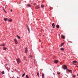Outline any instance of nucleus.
<instances>
[{
  "label": "nucleus",
  "instance_id": "nucleus-6",
  "mask_svg": "<svg viewBox=\"0 0 78 78\" xmlns=\"http://www.w3.org/2000/svg\"><path fill=\"white\" fill-rule=\"evenodd\" d=\"M54 62L55 64H57L58 62V60H55L54 61Z\"/></svg>",
  "mask_w": 78,
  "mask_h": 78
},
{
  "label": "nucleus",
  "instance_id": "nucleus-10",
  "mask_svg": "<svg viewBox=\"0 0 78 78\" xmlns=\"http://www.w3.org/2000/svg\"><path fill=\"white\" fill-rule=\"evenodd\" d=\"M61 37L63 39H65V37H64V36L63 35H62Z\"/></svg>",
  "mask_w": 78,
  "mask_h": 78
},
{
  "label": "nucleus",
  "instance_id": "nucleus-35",
  "mask_svg": "<svg viewBox=\"0 0 78 78\" xmlns=\"http://www.w3.org/2000/svg\"><path fill=\"white\" fill-rule=\"evenodd\" d=\"M20 3H21L20 2H19L20 4Z\"/></svg>",
  "mask_w": 78,
  "mask_h": 78
},
{
  "label": "nucleus",
  "instance_id": "nucleus-18",
  "mask_svg": "<svg viewBox=\"0 0 78 78\" xmlns=\"http://www.w3.org/2000/svg\"><path fill=\"white\" fill-rule=\"evenodd\" d=\"M27 29L29 32H30V29L29 28H28V27H27Z\"/></svg>",
  "mask_w": 78,
  "mask_h": 78
},
{
  "label": "nucleus",
  "instance_id": "nucleus-20",
  "mask_svg": "<svg viewBox=\"0 0 78 78\" xmlns=\"http://www.w3.org/2000/svg\"><path fill=\"white\" fill-rule=\"evenodd\" d=\"M25 73H24L23 74L22 77H23V76H25Z\"/></svg>",
  "mask_w": 78,
  "mask_h": 78
},
{
  "label": "nucleus",
  "instance_id": "nucleus-31",
  "mask_svg": "<svg viewBox=\"0 0 78 78\" xmlns=\"http://www.w3.org/2000/svg\"><path fill=\"white\" fill-rule=\"evenodd\" d=\"M3 10L4 11V12H5V9H3Z\"/></svg>",
  "mask_w": 78,
  "mask_h": 78
},
{
  "label": "nucleus",
  "instance_id": "nucleus-12",
  "mask_svg": "<svg viewBox=\"0 0 78 78\" xmlns=\"http://www.w3.org/2000/svg\"><path fill=\"white\" fill-rule=\"evenodd\" d=\"M4 20L5 21H6V20H8V18H5L4 19Z\"/></svg>",
  "mask_w": 78,
  "mask_h": 78
},
{
  "label": "nucleus",
  "instance_id": "nucleus-4",
  "mask_svg": "<svg viewBox=\"0 0 78 78\" xmlns=\"http://www.w3.org/2000/svg\"><path fill=\"white\" fill-rule=\"evenodd\" d=\"M27 51H28V48H25V53H27Z\"/></svg>",
  "mask_w": 78,
  "mask_h": 78
},
{
  "label": "nucleus",
  "instance_id": "nucleus-22",
  "mask_svg": "<svg viewBox=\"0 0 78 78\" xmlns=\"http://www.w3.org/2000/svg\"><path fill=\"white\" fill-rule=\"evenodd\" d=\"M26 78H29V77H28V75H26Z\"/></svg>",
  "mask_w": 78,
  "mask_h": 78
},
{
  "label": "nucleus",
  "instance_id": "nucleus-13",
  "mask_svg": "<svg viewBox=\"0 0 78 78\" xmlns=\"http://www.w3.org/2000/svg\"><path fill=\"white\" fill-rule=\"evenodd\" d=\"M67 70H68L70 73H72V71L71 70H69L68 69H67Z\"/></svg>",
  "mask_w": 78,
  "mask_h": 78
},
{
  "label": "nucleus",
  "instance_id": "nucleus-36",
  "mask_svg": "<svg viewBox=\"0 0 78 78\" xmlns=\"http://www.w3.org/2000/svg\"><path fill=\"white\" fill-rule=\"evenodd\" d=\"M77 76H78V75H77Z\"/></svg>",
  "mask_w": 78,
  "mask_h": 78
},
{
  "label": "nucleus",
  "instance_id": "nucleus-27",
  "mask_svg": "<svg viewBox=\"0 0 78 78\" xmlns=\"http://www.w3.org/2000/svg\"><path fill=\"white\" fill-rule=\"evenodd\" d=\"M60 73H57V74L58 75H59V74H60Z\"/></svg>",
  "mask_w": 78,
  "mask_h": 78
},
{
  "label": "nucleus",
  "instance_id": "nucleus-5",
  "mask_svg": "<svg viewBox=\"0 0 78 78\" xmlns=\"http://www.w3.org/2000/svg\"><path fill=\"white\" fill-rule=\"evenodd\" d=\"M36 9H39L40 8V7H39V6L37 5L35 7Z\"/></svg>",
  "mask_w": 78,
  "mask_h": 78
},
{
  "label": "nucleus",
  "instance_id": "nucleus-3",
  "mask_svg": "<svg viewBox=\"0 0 78 78\" xmlns=\"http://www.w3.org/2000/svg\"><path fill=\"white\" fill-rule=\"evenodd\" d=\"M17 63H20V59L18 58V59L16 60Z\"/></svg>",
  "mask_w": 78,
  "mask_h": 78
},
{
  "label": "nucleus",
  "instance_id": "nucleus-32",
  "mask_svg": "<svg viewBox=\"0 0 78 78\" xmlns=\"http://www.w3.org/2000/svg\"><path fill=\"white\" fill-rule=\"evenodd\" d=\"M11 12H12V10H11Z\"/></svg>",
  "mask_w": 78,
  "mask_h": 78
},
{
  "label": "nucleus",
  "instance_id": "nucleus-17",
  "mask_svg": "<svg viewBox=\"0 0 78 78\" xmlns=\"http://www.w3.org/2000/svg\"><path fill=\"white\" fill-rule=\"evenodd\" d=\"M17 37L18 38V39H20V37H19L18 36H17Z\"/></svg>",
  "mask_w": 78,
  "mask_h": 78
},
{
  "label": "nucleus",
  "instance_id": "nucleus-7",
  "mask_svg": "<svg viewBox=\"0 0 78 78\" xmlns=\"http://www.w3.org/2000/svg\"><path fill=\"white\" fill-rule=\"evenodd\" d=\"M8 20L9 22H11L12 21V20L11 19H10Z\"/></svg>",
  "mask_w": 78,
  "mask_h": 78
},
{
  "label": "nucleus",
  "instance_id": "nucleus-11",
  "mask_svg": "<svg viewBox=\"0 0 78 78\" xmlns=\"http://www.w3.org/2000/svg\"><path fill=\"white\" fill-rule=\"evenodd\" d=\"M27 7H31V5L30 4L27 5Z\"/></svg>",
  "mask_w": 78,
  "mask_h": 78
},
{
  "label": "nucleus",
  "instance_id": "nucleus-25",
  "mask_svg": "<svg viewBox=\"0 0 78 78\" xmlns=\"http://www.w3.org/2000/svg\"><path fill=\"white\" fill-rule=\"evenodd\" d=\"M2 74H4V73H5V72L4 71H2Z\"/></svg>",
  "mask_w": 78,
  "mask_h": 78
},
{
  "label": "nucleus",
  "instance_id": "nucleus-15",
  "mask_svg": "<svg viewBox=\"0 0 78 78\" xmlns=\"http://www.w3.org/2000/svg\"><path fill=\"white\" fill-rule=\"evenodd\" d=\"M44 76H45V75L44 74V73H43L42 75V78H44Z\"/></svg>",
  "mask_w": 78,
  "mask_h": 78
},
{
  "label": "nucleus",
  "instance_id": "nucleus-26",
  "mask_svg": "<svg viewBox=\"0 0 78 78\" xmlns=\"http://www.w3.org/2000/svg\"><path fill=\"white\" fill-rule=\"evenodd\" d=\"M64 44V43H62L61 46H62Z\"/></svg>",
  "mask_w": 78,
  "mask_h": 78
},
{
  "label": "nucleus",
  "instance_id": "nucleus-28",
  "mask_svg": "<svg viewBox=\"0 0 78 78\" xmlns=\"http://www.w3.org/2000/svg\"><path fill=\"white\" fill-rule=\"evenodd\" d=\"M75 76H75V75H74L73 77V78H75Z\"/></svg>",
  "mask_w": 78,
  "mask_h": 78
},
{
  "label": "nucleus",
  "instance_id": "nucleus-23",
  "mask_svg": "<svg viewBox=\"0 0 78 78\" xmlns=\"http://www.w3.org/2000/svg\"><path fill=\"white\" fill-rule=\"evenodd\" d=\"M41 8H44V6L43 5H41Z\"/></svg>",
  "mask_w": 78,
  "mask_h": 78
},
{
  "label": "nucleus",
  "instance_id": "nucleus-16",
  "mask_svg": "<svg viewBox=\"0 0 78 78\" xmlns=\"http://www.w3.org/2000/svg\"><path fill=\"white\" fill-rule=\"evenodd\" d=\"M6 48L5 47L3 48V50H6Z\"/></svg>",
  "mask_w": 78,
  "mask_h": 78
},
{
  "label": "nucleus",
  "instance_id": "nucleus-30",
  "mask_svg": "<svg viewBox=\"0 0 78 78\" xmlns=\"http://www.w3.org/2000/svg\"><path fill=\"white\" fill-rule=\"evenodd\" d=\"M24 58L25 59V60H26V58H25V57H24Z\"/></svg>",
  "mask_w": 78,
  "mask_h": 78
},
{
  "label": "nucleus",
  "instance_id": "nucleus-33",
  "mask_svg": "<svg viewBox=\"0 0 78 78\" xmlns=\"http://www.w3.org/2000/svg\"><path fill=\"white\" fill-rule=\"evenodd\" d=\"M2 46H5V45H4V44L2 45Z\"/></svg>",
  "mask_w": 78,
  "mask_h": 78
},
{
  "label": "nucleus",
  "instance_id": "nucleus-14",
  "mask_svg": "<svg viewBox=\"0 0 78 78\" xmlns=\"http://www.w3.org/2000/svg\"><path fill=\"white\" fill-rule=\"evenodd\" d=\"M56 27L57 28H59V25H57Z\"/></svg>",
  "mask_w": 78,
  "mask_h": 78
},
{
  "label": "nucleus",
  "instance_id": "nucleus-21",
  "mask_svg": "<svg viewBox=\"0 0 78 78\" xmlns=\"http://www.w3.org/2000/svg\"><path fill=\"white\" fill-rule=\"evenodd\" d=\"M30 57H31V58H33V57L31 55H29Z\"/></svg>",
  "mask_w": 78,
  "mask_h": 78
},
{
  "label": "nucleus",
  "instance_id": "nucleus-34",
  "mask_svg": "<svg viewBox=\"0 0 78 78\" xmlns=\"http://www.w3.org/2000/svg\"><path fill=\"white\" fill-rule=\"evenodd\" d=\"M1 46H3V45H1Z\"/></svg>",
  "mask_w": 78,
  "mask_h": 78
},
{
  "label": "nucleus",
  "instance_id": "nucleus-9",
  "mask_svg": "<svg viewBox=\"0 0 78 78\" xmlns=\"http://www.w3.org/2000/svg\"><path fill=\"white\" fill-rule=\"evenodd\" d=\"M52 26L53 27L55 28V24L54 23H53L52 24Z\"/></svg>",
  "mask_w": 78,
  "mask_h": 78
},
{
  "label": "nucleus",
  "instance_id": "nucleus-2",
  "mask_svg": "<svg viewBox=\"0 0 78 78\" xmlns=\"http://www.w3.org/2000/svg\"><path fill=\"white\" fill-rule=\"evenodd\" d=\"M73 65H76V64H78V62L76 61H73Z\"/></svg>",
  "mask_w": 78,
  "mask_h": 78
},
{
  "label": "nucleus",
  "instance_id": "nucleus-8",
  "mask_svg": "<svg viewBox=\"0 0 78 78\" xmlns=\"http://www.w3.org/2000/svg\"><path fill=\"white\" fill-rule=\"evenodd\" d=\"M16 44H17V40L15 39L14 40Z\"/></svg>",
  "mask_w": 78,
  "mask_h": 78
},
{
  "label": "nucleus",
  "instance_id": "nucleus-24",
  "mask_svg": "<svg viewBox=\"0 0 78 78\" xmlns=\"http://www.w3.org/2000/svg\"><path fill=\"white\" fill-rule=\"evenodd\" d=\"M37 75L38 76V77L39 76V73H37Z\"/></svg>",
  "mask_w": 78,
  "mask_h": 78
},
{
  "label": "nucleus",
  "instance_id": "nucleus-1",
  "mask_svg": "<svg viewBox=\"0 0 78 78\" xmlns=\"http://www.w3.org/2000/svg\"><path fill=\"white\" fill-rule=\"evenodd\" d=\"M62 68L63 69H64V70H67V67L65 65H64L62 66Z\"/></svg>",
  "mask_w": 78,
  "mask_h": 78
},
{
  "label": "nucleus",
  "instance_id": "nucleus-19",
  "mask_svg": "<svg viewBox=\"0 0 78 78\" xmlns=\"http://www.w3.org/2000/svg\"><path fill=\"white\" fill-rule=\"evenodd\" d=\"M61 50H62V51H64V48H61Z\"/></svg>",
  "mask_w": 78,
  "mask_h": 78
},
{
  "label": "nucleus",
  "instance_id": "nucleus-29",
  "mask_svg": "<svg viewBox=\"0 0 78 78\" xmlns=\"http://www.w3.org/2000/svg\"><path fill=\"white\" fill-rule=\"evenodd\" d=\"M36 3H33V5H36Z\"/></svg>",
  "mask_w": 78,
  "mask_h": 78
}]
</instances>
